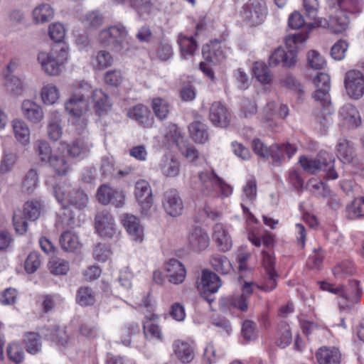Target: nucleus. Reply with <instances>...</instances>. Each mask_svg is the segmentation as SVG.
Listing matches in <instances>:
<instances>
[{"instance_id": "obj_1", "label": "nucleus", "mask_w": 364, "mask_h": 364, "mask_svg": "<svg viewBox=\"0 0 364 364\" xmlns=\"http://www.w3.org/2000/svg\"><path fill=\"white\" fill-rule=\"evenodd\" d=\"M200 193L204 196L224 199L230 197L233 188L219 177L214 171H203L198 174Z\"/></svg>"}, {"instance_id": "obj_2", "label": "nucleus", "mask_w": 364, "mask_h": 364, "mask_svg": "<svg viewBox=\"0 0 364 364\" xmlns=\"http://www.w3.org/2000/svg\"><path fill=\"white\" fill-rule=\"evenodd\" d=\"M54 194L65 210L68 207L83 210L89 203L88 196L83 190L72 188L70 184L64 182L54 186Z\"/></svg>"}, {"instance_id": "obj_3", "label": "nucleus", "mask_w": 364, "mask_h": 364, "mask_svg": "<svg viewBox=\"0 0 364 364\" xmlns=\"http://www.w3.org/2000/svg\"><path fill=\"white\" fill-rule=\"evenodd\" d=\"M65 109L71 118L73 124L80 126L83 130L87 124V114L90 110V104L85 95L76 90L65 102Z\"/></svg>"}, {"instance_id": "obj_4", "label": "nucleus", "mask_w": 364, "mask_h": 364, "mask_svg": "<svg viewBox=\"0 0 364 364\" xmlns=\"http://www.w3.org/2000/svg\"><path fill=\"white\" fill-rule=\"evenodd\" d=\"M128 32L121 24L109 26L99 33V41L104 46L111 47L116 51L126 48Z\"/></svg>"}, {"instance_id": "obj_5", "label": "nucleus", "mask_w": 364, "mask_h": 364, "mask_svg": "<svg viewBox=\"0 0 364 364\" xmlns=\"http://www.w3.org/2000/svg\"><path fill=\"white\" fill-rule=\"evenodd\" d=\"M267 13L266 4L263 0H249L242 7L241 16L251 26L260 24Z\"/></svg>"}, {"instance_id": "obj_6", "label": "nucleus", "mask_w": 364, "mask_h": 364, "mask_svg": "<svg viewBox=\"0 0 364 364\" xmlns=\"http://www.w3.org/2000/svg\"><path fill=\"white\" fill-rule=\"evenodd\" d=\"M134 196L140 206V213L143 216H148L153 207L154 199L152 190L148 181L139 180L134 185Z\"/></svg>"}, {"instance_id": "obj_7", "label": "nucleus", "mask_w": 364, "mask_h": 364, "mask_svg": "<svg viewBox=\"0 0 364 364\" xmlns=\"http://www.w3.org/2000/svg\"><path fill=\"white\" fill-rule=\"evenodd\" d=\"M346 95L352 100H358L364 95V75L359 70L348 71L344 77Z\"/></svg>"}, {"instance_id": "obj_8", "label": "nucleus", "mask_w": 364, "mask_h": 364, "mask_svg": "<svg viewBox=\"0 0 364 364\" xmlns=\"http://www.w3.org/2000/svg\"><path fill=\"white\" fill-rule=\"evenodd\" d=\"M96 232L102 238L110 239L117 234V227L113 215L107 210L98 212L95 217Z\"/></svg>"}, {"instance_id": "obj_9", "label": "nucleus", "mask_w": 364, "mask_h": 364, "mask_svg": "<svg viewBox=\"0 0 364 364\" xmlns=\"http://www.w3.org/2000/svg\"><path fill=\"white\" fill-rule=\"evenodd\" d=\"M167 137L169 140H172L176 143L181 154L188 160L193 162L198 159L199 154L198 150L187 143L178 127L176 125L171 126L167 133Z\"/></svg>"}, {"instance_id": "obj_10", "label": "nucleus", "mask_w": 364, "mask_h": 364, "mask_svg": "<svg viewBox=\"0 0 364 364\" xmlns=\"http://www.w3.org/2000/svg\"><path fill=\"white\" fill-rule=\"evenodd\" d=\"M163 208L171 217H177L182 214L183 203L178 192L171 189L165 192L162 200Z\"/></svg>"}, {"instance_id": "obj_11", "label": "nucleus", "mask_w": 364, "mask_h": 364, "mask_svg": "<svg viewBox=\"0 0 364 364\" xmlns=\"http://www.w3.org/2000/svg\"><path fill=\"white\" fill-rule=\"evenodd\" d=\"M349 19L347 14L342 9L337 11L335 16H331L328 21L323 18H318L316 21V26L328 27L332 32L336 33H340L346 31Z\"/></svg>"}, {"instance_id": "obj_12", "label": "nucleus", "mask_w": 364, "mask_h": 364, "mask_svg": "<svg viewBox=\"0 0 364 364\" xmlns=\"http://www.w3.org/2000/svg\"><path fill=\"white\" fill-rule=\"evenodd\" d=\"M187 242L193 251L200 252L209 246L210 237L203 228L196 226L188 231Z\"/></svg>"}, {"instance_id": "obj_13", "label": "nucleus", "mask_w": 364, "mask_h": 364, "mask_svg": "<svg viewBox=\"0 0 364 364\" xmlns=\"http://www.w3.org/2000/svg\"><path fill=\"white\" fill-rule=\"evenodd\" d=\"M97 198L98 201L103 205L112 203L116 207L122 206L125 200V195L123 191L112 189L107 185H102L98 188Z\"/></svg>"}, {"instance_id": "obj_14", "label": "nucleus", "mask_w": 364, "mask_h": 364, "mask_svg": "<svg viewBox=\"0 0 364 364\" xmlns=\"http://www.w3.org/2000/svg\"><path fill=\"white\" fill-rule=\"evenodd\" d=\"M122 223L132 240L139 243L144 240V228L136 216L128 213L124 214Z\"/></svg>"}, {"instance_id": "obj_15", "label": "nucleus", "mask_w": 364, "mask_h": 364, "mask_svg": "<svg viewBox=\"0 0 364 364\" xmlns=\"http://www.w3.org/2000/svg\"><path fill=\"white\" fill-rule=\"evenodd\" d=\"M37 60L43 72L50 76L60 75L64 68L63 65L46 51L38 53Z\"/></svg>"}, {"instance_id": "obj_16", "label": "nucleus", "mask_w": 364, "mask_h": 364, "mask_svg": "<svg viewBox=\"0 0 364 364\" xmlns=\"http://www.w3.org/2000/svg\"><path fill=\"white\" fill-rule=\"evenodd\" d=\"M46 165L58 176H65L72 171V164L65 151L60 149L55 151V154Z\"/></svg>"}, {"instance_id": "obj_17", "label": "nucleus", "mask_w": 364, "mask_h": 364, "mask_svg": "<svg viewBox=\"0 0 364 364\" xmlns=\"http://www.w3.org/2000/svg\"><path fill=\"white\" fill-rule=\"evenodd\" d=\"M341 289L340 298L342 300L340 301L341 304L343 306H349L358 302L363 292L358 280H350L348 289H345L343 286H341Z\"/></svg>"}, {"instance_id": "obj_18", "label": "nucleus", "mask_w": 364, "mask_h": 364, "mask_svg": "<svg viewBox=\"0 0 364 364\" xmlns=\"http://www.w3.org/2000/svg\"><path fill=\"white\" fill-rule=\"evenodd\" d=\"M127 116L144 127H151L154 123V119L150 110L143 105H137L131 107L127 112Z\"/></svg>"}, {"instance_id": "obj_19", "label": "nucleus", "mask_w": 364, "mask_h": 364, "mask_svg": "<svg viewBox=\"0 0 364 364\" xmlns=\"http://www.w3.org/2000/svg\"><path fill=\"white\" fill-rule=\"evenodd\" d=\"M209 117L213 124L219 127H227L231 118L228 110L219 102L212 104Z\"/></svg>"}, {"instance_id": "obj_20", "label": "nucleus", "mask_w": 364, "mask_h": 364, "mask_svg": "<svg viewBox=\"0 0 364 364\" xmlns=\"http://www.w3.org/2000/svg\"><path fill=\"white\" fill-rule=\"evenodd\" d=\"M23 116L33 124L40 123L44 118L42 107L30 100H23L21 104Z\"/></svg>"}, {"instance_id": "obj_21", "label": "nucleus", "mask_w": 364, "mask_h": 364, "mask_svg": "<svg viewBox=\"0 0 364 364\" xmlns=\"http://www.w3.org/2000/svg\"><path fill=\"white\" fill-rule=\"evenodd\" d=\"M166 270L169 282L173 284H180L186 279V268L180 261L176 259H171L168 262Z\"/></svg>"}, {"instance_id": "obj_22", "label": "nucleus", "mask_w": 364, "mask_h": 364, "mask_svg": "<svg viewBox=\"0 0 364 364\" xmlns=\"http://www.w3.org/2000/svg\"><path fill=\"white\" fill-rule=\"evenodd\" d=\"M55 10L50 4L41 3L32 11V22L36 25H43L53 19Z\"/></svg>"}, {"instance_id": "obj_23", "label": "nucleus", "mask_w": 364, "mask_h": 364, "mask_svg": "<svg viewBox=\"0 0 364 364\" xmlns=\"http://www.w3.org/2000/svg\"><path fill=\"white\" fill-rule=\"evenodd\" d=\"M316 90L313 97L316 101H326L328 93L330 90V77L324 73H318L313 80Z\"/></svg>"}, {"instance_id": "obj_24", "label": "nucleus", "mask_w": 364, "mask_h": 364, "mask_svg": "<svg viewBox=\"0 0 364 364\" xmlns=\"http://www.w3.org/2000/svg\"><path fill=\"white\" fill-rule=\"evenodd\" d=\"M296 151V147L289 143L282 144H273L269 147V157L274 163L279 164L282 161L284 155L291 158Z\"/></svg>"}, {"instance_id": "obj_25", "label": "nucleus", "mask_w": 364, "mask_h": 364, "mask_svg": "<svg viewBox=\"0 0 364 364\" xmlns=\"http://www.w3.org/2000/svg\"><path fill=\"white\" fill-rule=\"evenodd\" d=\"M318 364H340L341 353L336 347H321L316 353Z\"/></svg>"}, {"instance_id": "obj_26", "label": "nucleus", "mask_w": 364, "mask_h": 364, "mask_svg": "<svg viewBox=\"0 0 364 364\" xmlns=\"http://www.w3.org/2000/svg\"><path fill=\"white\" fill-rule=\"evenodd\" d=\"M15 139L22 145L27 146L31 141V131L26 122L21 119H14L11 122Z\"/></svg>"}, {"instance_id": "obj_27", "label": "nucleus", "mask_w": 364, "mask_h": 364, "mask_svg": "<svg viewBox=\"0 0 364 364\" xmlns=\"http://www.w3.org/2000/svg\"><path fill=\"white\" fill-rule=\"evenodd\" d=\"M213 237L221 251L226 252L232 247L231 237L223 224L217 223L215 225Z\"/></svg>"}, {"instance_id": "obj_28", "label": "nucleus", "mask_w": 364, "mask_h": 364, "mask_svg": "<svg viewBox=\"0 0 364 364\" xmlns=\"http://www.w3.org/2000/svg\"><path fill=\"white\" fill-rule=\"evenodd\" d=\"M173 346L174 355L181 363H189L194 359V349L188 342L178 340L173 343Z\"/></svg>"}, {"instance_id": "obj_29", "label": "nucleus", "mask_w": 364, "mask_h": 364, "mask_svg": "<svg viewBox=\"0 0 364 364\" xmlns=\"http://www.w3.org/2000/svg\"><path fill=\"white\" fill-rule=\"evenodd\" d=\"M160 170L166 178H176L181 171V164L179 161L173 156H165L160 163Z\"/></svg>"}, {"instance_id": "obj_30", "label": "nucleus", "mask_w": 364, "mask_h": 364, "mask_svg": "<svg viewBox=\"0 0 364 364\" xmlns=\"http://www.w3.org/2000/svg\"><path fill=\"white\" fill-rule=\"evenodd\" d=\"M340 116L341 117L343 123L350 127H358L361 124V117L359 112L351 104H346L343 105L340 111Z\"/></svg>"}, {"instance_id": "obj_31", "label": "nucleus", "mask_w": 364, "mask_h": 364, "mask_svg": "<svg viewBox=\"0 0 364 364\" xmlns=\"http://www.w3.org/2000/svg\"><path fill=\"white\" fill-rule=\"evenodd\" d=\"M40 95L45 105H53L59 101L60 92L53 83H44L41 89Z\"/></svg>"}, {"instance_id": "obj_32", "label": "nucleus", "mask_w": 364, "mask_h": 364, "mask_svg": "<svg viewBox=\"0 0 364 364\" xmlns=\"http://www.w3.org/2000/svg\"><path fill=\"white\" fill-rule=\"evenodd\" d=\"M191 139L198 144H205L209 139L207 126L200 121H194L188 126Z\"/></svg>"}, {"instance_id": "obj_33", "label": "nucleus", "mask_w": 364, "mask_h": 364, "mask_svg": "<svg viewBox=\"0 0 364 364\" xmlns=\"http://www.w3.org/2000/svg\"><path fill=\"white\" fill-rule=\"evenodd\" d=\"M92 100L95 111L99 114L105 113L111 109L112 104L108 95L100 89H95L92 91Z\"/></svg>"}, {"instance_id": "obj_34", "label": "nucleus", "mask_w": 364, "mask_h": 364, "mask_svg": "<svg viewBox=\"0 0 364 364\" xmlns=\"http://www.w3.org/2000/svg\"><path fill=\"white\" fill-rule=\"evenodd\" d=\"M33 149L39 160L45 164H47L55 154V151H53L50 143L43 139L34 141Z\"/></svg>"}, {"instance_id": "obj_35", "label": "nucleus", "mask_w": 364, "mask_h": 364, "mask_svg": "<svg viewBox=\"0 0 364 364\" xmlns=\"http://www.w3.org/2000/svg\"><path fill=\"white\" fill-rule=\"evenodd\" d=\"M336 151L338 158L343 163H350L355 157L354 145L346 139H339L336 145Z\"/></svg>"}, {"instance_id": "obj_36", "label": "nucleus", "mask_w": 364, "mask_h": 364, "mask_svg": "<svg viewBox=\"0 0 364 364\" xmlns=\"http://www.w3.org/2000/svg\"><path fill=\"white\" fill-rule=\"evenodd\" d=\"M60 244L66 252H75L82 247L78 235L72 231H65L61 234Z\"/></svg>"}, {"instance_id": "obj_37", "label": "nucleus", "mask_w": 364, "mask_h": 364, "mask_svg": "<svg viewBox=\"0 0 364 364\" xmlns=\"http://www.w3.org/2000/svg\"><path fill=\"white\" fill-rule=\"evenodd\" d=\"M201 284L204 291L212 294L217 292L222 285L220 277L209 270L203 271Z\"/></svg>"}, {"instance_id": "obj_38", "label": "nucleus", "mask_w": 364, "mask_h": 364, "mask_svg": "<svg viewBox=\"0 0 364 364\" xmlns=\"http://www.w3.org/2000/svg\"><path fill=\"white\" fill-rule=\"evenodd\" d=\"M92 144L85 138L75 139L68 146V152L73 157H83L87 155L91 149Z\"/></svg>"}, {"instance_id": "obj_39", "label": "nucleus", "mask_w": 364, "mask_h": 364, "mask_svg": "<svg viewBox=\"0 0 364 364\" xmlns=\"http://www.w3.org/2000/svg\"><path fill=\"white\" fill-rule=\"evenodd\" d=\"M178 43L180 46L181 56L183 58L192 56L198 48L197 42L192 36H187L181 33L178 38Z\"/></svg>"}, {"instance_id": "obj_40", "label": "nucleus", "mask_w": 364, "mask_h": 364, "mask_svg": "<svg viewBox=\"0 0 364 364\" xmlns=\"http://www.w3.org/2000/svg\"><path fill=\"white\" fill-rule=\"evenodd\" d=\"M23 343L26 351L31 355H36L41 350V336L37 333L27 332L24 336Z\"/></svg>"}, {"instance_id": "obj_41", "label": "nucleus", "mask_w": 364, "mask_h": 364, "mask_svg": "<svg viewBox=\"0 0 364 364\" xmlns=\"http://www.w3.org/2000/svg\"><path fill=\"white\" fill-rule=\"evenodd\" d=\"M47 132L50 139L56 141L59 140L63 134V128L61 126L60 115L58 113H53L50 119L48 127Z\"/></svg>"}, {"instance_id": "obj_42", "label": "nucleus", "mask_w": 364, "mask_h": 364, "mask_svg": "<svg viewBox=\"0 0 364 364\" xmlns=\"http://www.w3.org/2000/svg\"><path fill=\"white\" fill-rule=\"evenodd\" d=\"M332 271L335 278L343 279L353 275L356 272V268L352 261L346 259L338 263Z\"/></svg>"}, {"instance_id": "obj_43", "label": "nucleus", "mask_w": 364, "mask_h": 364, "mask_svg": "<svg viewBox=\"0 0 364 364\" xmlns=\"http://www.w3.org/2000/svg\"><path fill=\"white\" fill-rule=\"evenodd\" d=\"M157 319L158 316L156 314H152L146 316L144 321V331L145 336L148 338L161 340L162 334L159 326L156 323H151V321H155Z\"/></svg>"}, {"instance_id": "obj_44", "label": "nucleus", "mask_w": 364, "mask_h": 364, "mask_svg": "<svg viewBox=\"0 0 364 364\" xmlns=\"http://www.w3.org/2000/svg\"><path fill=\"white\" fill-rule=\"evenodd\" d=\"M114 59L109 52L100 50L92 58V65L95 70H102L110 67Z\"/></svg>"}, {"instance_id": "obj_45", "label": "nucleus", "mask_w": 364, "mask_h": 364, "mask_svg": "<svg viewBox=\"0 0 364 364\" xmlns=\"http://www.w3.org/2000/svg\"><path fill=\"white\" fill-rule=\"evenodd\" d=\"M151 107L154 114L160 120L166 119L170 112L169 102L161 97H155L152 100Z\"/></svg>"}, {"instance_id": "obj_46", "label": "nucleus", "mask_w": 364, "mask_h": 364, "mask_svg": "<svg viewBox=\"0 0 364 364\" xmlns=\"http://www.w3.org/2000/svg\"><path fill=\"white\" fill-rule=\"evenodd\" d=\"M203 55L206 60L213 63H220L226 58L224 50L220 47L213 48V45L203 46Z\"/></svg>"}, {"instance_id": "obj_47", "label": "nucleus", "mask_w": 364, "mask_h": 364, "mask_svg": "<svg viewBox=\"0 0 364 364\" xmlns=\"http://www.w3.org/2000/svg\"><path fill=\"white\" fill-rule=\"evenodd\" d=\"M210 264L215 271L223 274H229L233 270L231 262L223 255H216L213 256Z\"/></svg>"}, {"instance_id": "obj_48", "label": "nucleus", "mask_w": 364, "mask_h": 364, "mask_svg": "<svg viewBox=\"0 0 364 364\" xmlns=\"http://www.w3.org/2000/svg\"><path fill=\"white\" fill-rule=\"evenodd\" d=\"M309 36L307 33H296L293 35H289L285 38V44L288 51L295 52L296 54V50L301 48Z\"/></svg>"}, {"instance_id": "obj_49", "label": "nucleus", "mask_w": 364, "mask_h": 364, "mask_svg": "<svg viewBox=\"0 0 364 364\" xmlns=\"http://www.w3.org/2000/svg\"><path fill=\"white\" fill-rule=\"evenodd\" d=\"M41 210V205L38 200H29L27 201L24 205L23 211H21L22 215L27 220H30L32 221L36 220L40 215Z\"/></svg>"}, {"instance_id": "obj_50", "label": "nucleus", "mask_w": 364, "mask_h": 364, "mask_svg": "<svg viewBox=\"0 0 364 364\" xmlns=\"http://www.w3.org/2000/svg\"><path fill=\"white\" fill-rule=\"evenodd\" d=\"M254 74L257 80L262 85H269L272 80L269 69L262 62H256L254 65Z\"/></svg>"}, {"instance_id": "obj_51", "label": "nucleus", "mask_w": 364, "mask_h": 364, "mask_svg": "<svg viewBox=\"0 0 364 364\" xmlns=\"http://www.w3.org/2000/svg\"><path fill=\"white\" fill-rule=\"evenodd\" d=\"M347 213L350 218L355 219L364 217V197L354 199L347 206Z\"/></svg>"}, {"instance_id": "obj_52", "label": "nucleus", "mask_w": 364, "mask_h": 364, "mask_svg": "<svg viewBox=\"0 0 364 364\" xmlns=\"http://www.w3.org/2000/svg\"><path fill=\"white\" fill-rule=\"evenodd\" d=\"M69 51V46L65 43H61L54 46L48 53L65 66L68 61Z\"/></svg>"}, {"instance_id": "obj_53", "label": "nucleus", "mask_w": 364, "mask_h": 364, "mask_svg": "<svg viewBox=\"0 0 364 364\" xmlns=\"http://www.w3.org/2000/svg\"><path fill=\"white\" fill-rule=\"evenodd\" d=\"M18 160L15 153H5L0 163V174H6L13 171Z\"/></svg>"}, {"instance_id": "obj_54", "label": "nucleus", "mask_w": 364, "mask_h": 364, "mask_svg": "<svg viewBox=\"0 0 364 364\" xmlns=\"http://www.w3.org/2000/svg\"><path fill=\"white\" fill-rule=\"evenodd\" d=\"M257 181L255 179H250L242 188V198L247 203H252L257 197Z\"/></svg>"}, {"instance_id": "obj_55", "label": "nucleus", "mask_w": 364, "mask_h": 364, "mask_svg": "<svg viewBox=\"0 0 364 364\" xmlns=\"http://www.w3.org/2000/svg\"><path fill=\"white\" fill-rule=\"evenodd\" d=\"M38 173L36 170L31 169L26 173L23 183L22 189L28 193H32L38 186Z\"/></svg>"}, {"instance_id": "obj_56", "label": "nucleus", "mask_w": 364, "mask_h": 364, "mask_svg": "<svg viewBox=\"0 0 364 364\" xmlns=\"http://www.w3.org/2000/svg\"><path fill=\"white\" fill-rule=\"evenodd\" d=\"M7 355L9 360L16 364H20L24 359V353L20 344L12 343L7 347Z\"/></svg>"}, {"instance_id": "obj_57", "label": "nucleus", "mask_w": 364, "mask_h": 364, "mask_svg": "<svg viewBox=\"0 0 364 364\" xmlns=\"http://www.w3.org/2000/svg\"><path fill=\"white\" fill-rule=\"evenodd\" d=\"M299 163L304 171L312 174L321 170V165L319 164L318 157L312 159L302 156L299 159Z\"/></svg>"}, {"instance_id": "obj_58", "label": "nucleus", "mask_w": 364, "mask_h": 364, "mask_svg": "<svg viewBox=\"0 0 364 364\" xmlns=\"http://www.w3.org/2000/svg\"><path fill=\"white\" fill-rule=\"evenodd\" d=\"M308 65L314 70H321L326 66V60L321 54L315 50H309L307 53Z\"/></svg>"}, {"instance_id": "obj_59", "label": "nucleus", "mask_w": 364, "mask_h": 364, "mask_svg": "<svg viewBox=\"0 0 364 364\" xmlns=\"http://www.w3.org/2000/svg\"><path fill=\"white\" fill-rule=\"evenodd\" d=\"M48 34L53 41L61 43L65 37V27L59 22L53 23L48 27Z\"/></svg>"}, {"instance_id": "obj_60", "label": "nucleus", "mask_w": 364, "mask_h": 364, "mask_svg": "<svg viewBox=\"0 0 364 364\" xmlns=\"http://www.w3.org/2000/svg\"><path fill=\"white\" fill-rule=\"evenodd\" d=\"M76 299L81 306L92 305L95 301L92 290L88 287H80L77 291Z\"/></svg>"}, {"instance_id": "obj_61", "label": "nucleus", "mask_w": 364, "mask_h": 364, "mask_svg": "<svg viewBox=\"0 0 364 364\" xmlns=\"http://www.w3.org/2000/svg\"><path fill=\"white\" fill-rule=\"evenodd\" d=\"M69 264L64 259H53L49 262V269L50 272L55 275H64L68 272Z\"/></svg>"}, {"instance_id": "obj_62", "label": "nucleus", "mask_w": 364, "mask_h": 364, "mask_svg": "<svg viewBox=\"0 0 364 364\" xmlns=\"http://www.w3.org/2000/svg\"><path fill=\"white\" fill-rule=\"evenodd\" d=\"M242 335L247 341H255L257 338L256 323L250 320L245 321L242 326Z\"/></svg>"}, {"instance_id": "obj_63", "label": "nucleus", "mask_w": 364, "mask_h": 364, "mask_svg": "<svg viewBox=\"0 0 364 364\" xmlns=\"http://www.w3.org/2000/svg\"><path fill=\"white\" fill-rule=\"evenodd\" d=\"M310 191L317 196L326 197L329 194L326 185L321 181L311 179L308 183Z\"/></svg>"}, {"instance_id": "obj_64", "label": "nucleus", "mask_w": 364, "mask_h": 364, "mask_svg": "<svg viewBox=\"0 0 364 364\" xmlns=\"http://www.w3.org/2000/svg\"><path fill=\"white\" fill-rule=\"evenodd\" d=\"M50 340L61 346H65L68 341V336L64 328L53 327L50 335H46Z\"/></svg>"}]
</instances>
